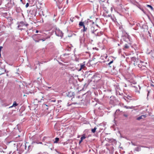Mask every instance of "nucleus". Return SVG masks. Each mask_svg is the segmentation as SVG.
Returning <instances> with one entry per match:
<instances>
[{
  "label": "nucleus",
  "mask_w": 154,
  "mask_h": 154,
  "mask_svg": "<svg viewBox=\"0 0 154 154\" xmlns=\"http://www.w3.org/2000/svg\"><path fill=\"white\" fill-rule=\"evenodd\" d=\"M64 59V58H57V59L56 58H54V60H56L60 64H62V63L61 62H60L59 60H60L62 61L63 62H64L65 63V62L63 61V60Z\"/></svg>",
  "instance_id": "obj_21"
},
{
  "label": "nucleus",
  "mask_w": 154,
  "mask_h": 154,
  "mask_svg": "<svg viewBox=\"0 0 154 154\" xmlns=\"http://www.w3.org/2000/svg\"><path fill=\"white\" fill-rule=\"evenodd\" d=\"M28 143L26 142V143H25V149H26V147L27 146L28 144Z\"/></svg>",
  "instance_id": "obj_40"
},
{
  "label": "nucleus",
  "mask_w": 154,
  "mask_h": 154,
  "mask_svg": "<svg viewBox=\"0 0 154 154\" xmlns=\"http://www.w3.org/2000/svg\"><path fill=\"white\" fill-rule=\"evenodd\" d=\"M16 69H17V71L16 72V73L18 74H19L20 73H19V68L18 67H17L16 68Z\"/></svg>",
  "instance_id": "obj_33"
},
{
  "label": "nucleus",
  "mask_w": 154,
  "mask_h": 154,
  "mask_svg": "<svg viewBox=\"0 0 154 154\" xmlns=\"http://www.w3.org/2000/svg\"><path fill=\"white\" fill-rule=\"evenodd\" d=\"M3 48V47L2 46H0V57H1V52L2 50V49Z\"/></svg>",
  "instance_id": "obj_41"
},
{
  "label": "nucleus",
  "mask_w": 154,
  "mask_h": 154,
  "mask_svg": "<svg viewBox=\"0 0 154 154\" xmlns=\"http://www.w3.org/2000/svg\"><path fill=\"white\" fill-rule=\"evenodd\" d=\"M43 140L45 141L47 143H50L51 140V138L49 137H44L43 139Z\"/></svg>",
  "instance_id": "obj_11"
},
{
  "label": "nucleus",
  "mask_w": 154,
  "mask_h": 154,
  "mask_svg": "<svg viewBox=\"0 0 154 154\" xmlns=\"http://www.w3.org/2000/svg\"><path fill=\"white\" fill-rule=\"evenodd\" d=\"M103 15L104 17H110V16L111 15V14H110V15H106V14H103Z\"/></svg>",
  "instance_id": "obj_35"
},
{
  "label": "nucleus",
  "mask_w": 154,
  "mask_h": 154,
  "mask_svg": "<svg viewBox=\"0 0 154 154\" xmlns=\"http://www.w3.org/2000/svg\"><path fill=\"white\" fill-rule=\"evenodd\" d=\"M2 63L1 60H0V66L2 65Z\"/></svg>",
  "instance_id": "obj_55"
},
{
  "label": "nucleus",
  "mask_w": 154,
  "mask_h": 154,
  "mask_svg": "<svg viewBox=\"0 0 154 154\" xmlns=\"http://www.w3.org/2000/svg\"><path fill=\"white\" fill-rule=\"evenodd\" d=\"M46 88H49V89H53V87H52V86H51V87H47V86Z\"/></svg>",
  "instance_id": "obj_42"
},
{
  "label": "nucleus",
  "mask_w": 154,
  "mask_h": 154,
  "mask_svg": "<svg viewBox=\"0 0 154 154\" xmlns=\"http://www.w3.org/2000/svg\"><path fill=\"white\" fill-rule=\"evenodd\" d=\"M11 104V102L9 101L4 100L2 103V106L3 107H5L9 106Z\"/></svg>",
  "instance_id": "obj_8"
},
{
  "label": "nucleus",
  "mask_w": 154,
  "mask_h": 154,
  "mask_svg": "<svg viewBox=\"0 0 154 154\" xmlns=\"http://www.w3.org/2000/svg\"><path fill=\"white\" fill-rule=\"evenodd\" d=\"M112 67H112V69H115V67H114L113 66H112Z\"/></svg>",
  "instance_id": "obj_59"
},
{
  "label": "nucleus",
  "mask_w": 154,
  "mask_h": 154,
  "mask_svg": "<svg viewBox=\"0 0 154 154\" xmlns=\"http://www.w3.org/2000/svg\"><path fill=\"white\" fill-rule=\"evenodd\" d=\"M124 116H125V117H127L128 116L127 115H126V114H124Z\"/></svg>",
  "instance_id": "obj_56"
},
{
  "label": "nucleus",
  "mask_w": 154,
  "mask_h": 154,
  "mask_svg": "<svg viewBox=\"0 0 154 154\" xmlns=\"http://www.w3.org/2000/svg\"><path fill=\"white\" fill-rule=\"evenodd\" d=\"M146 115H143L138 117L136 119L137 120H139L141 119H143V118H146Z\"/></svg>",
  "instance_id": "obj_19"
},
{
  "label": "nucleus",
  "mask_w": 154,
  "mask_h": 154,
  "mask_svg": "<svg viewBox=\"0 0 154 154\" xmlns=\"http://www.w3.org/2000/svg\"><path fill=\"white\" fill-rule=\"evenodd\" d=\"M88 92L86 93L85 94V95L86 96H87V95L88 94Z\"/></svg>",
  "instance_id": "obj_60"
},
{
  "label": "nucleus",
  "mask_w": 154,
  "mask_h": 154,
  "mask_svg": "<svg viewBox=\"0 0 154 154\" xmlns=\"http://www.w3.org/2000/svg\"><path fill=\"white\" fill-rule=\"evenodd\" d=\"M44 35V34H37L36 35V36L38 37L40 39L42 38H43V36Z\"/></svg>",
  "instance_id": "obj_22"
},
{
  "label": "nucleus",
  "mask_w": 154,
  "mask_h": 154,
  "mask_svg": "<svg viewBox=\"0 0 154 154\" xmlns=\"http://www.w3.org/2000/svg\"><path fill=\"white\" fill-rule=\"evenodd\" d=\"M132 96L128 95L127 97H125L123 98L128 102H129L130 100H131Z\"/></svg>",
  "instance_id": "obj_15"
},
{
  "label": "nucleus",
  "mask_w": 154,
  "mask_h": 154,
  "mask_svg": "<svg viewBox=\"0 0 154 154\" xmlns=\"http://www.w3.org/2000/svg\"><path fill=\"white\" fill-rule=\"evenodd\" d=\"M92 24L90 25L88 28V31L92 34H94L96 36H99L98 32L96 33L98 29L94 24V22H92Z\"/></svg>",
  "instance_id": "obj_1"
},
{
  "label": "nucleus",
  "mask_w": 154,
  "mask_h": 154,
  "mask_svg": "<svg viewBox=\"0 0 154 154\" xmlns=\"http://www.w3.org/2000/svg\"><path fill=\"white\" fill-rule=\"evenodd\" d=\"M13 107H14V106H12H12L9 107L8 108H12Z\"/></svg>",
  "instance_id": "obj_61"
},
{
  "label": "nucleus",
  "mask_w": 154,
  "mask_h": 154,
  "mask_svg": "<svg viewBox=\"0 0 154 154\" xmlns=\"http://www.w3.org/2000/svg\"><path fill=\"white\" fill-rule=\"evenodd\" d=\"M34 39V40L35 41V42H38L39 41H40V40H35L34 39V38H33Z\"/></svg>",
  "instance_id": "obj_44"
},
{
  "label": "nucleus",
  "mask_w": 154,
  "mask_h": 154,
  "mask_svg": "<svg viewBox=\"0 0 154 154\" xmlns=\"http://www.w3.org/2000/svg\"><path fill=\"white\" fill-rule=\"evenodd\" d=\"M150 85L153 87H154V85L152 84H151Z\"/></svg>",
  "instance_id": "obj_57"
},
{
  "label": "nucleus",
  "mask_w": 154,
  "mask_h": 154,
  "mask_svg": "<svg viewBox=\"0 0 154 154\" xmlns=\"http://www.w3.org/2000/svg\"><path fill=\"white\" fill-rule=\"evenodd\" d=\"M107 139L108 142L111 143L112 145L115 144L116 143V140L113 139Z\"/></svg>",
  "instance_id": "obj_16"
},
{
  "label": "nucleus",
  "mask_w": 154,
  "mask_h": 154,
  "mask_svg": "<svg viewBox=\"0 0 154 154\" xmlns=\"http://www.w3.org/2000/svg\"><path fill=\"white\" fill-rule=\"evenodd\" d=\"M131 144H132V145L133 146H137V145L134 143H133V142H131Z\"/></svg>",
  "instance_id": "obj_45"
},
{
  "label": "nucleus",
  "mask_w": 154,
  "mask_h": 154,
  "mask_svg": "<svg viewBox=\"0 0 154 154\" xmlns=\"http://www.w3.org/2000/svg\"><path fill=\"white\" fill-rule=\"evenodd\" d=\"M27 146H28V150H31L32 149V146L30 145H27Z\"/></svg>",
  "instance_id": "obj_32"
},
{
  "label": "nucleus",
  "mask_w": 154,
  "mask_h": 154,
  "mask_svg": "<svg viewBox=\"0 0 154 154\" xmlns=\"http://www.w3.org/2000/svg\"><path fill=\"white\" fill-rule=\"evenodd\" d=\"M59 138L58 137H56L55 138V141L54 142V143H57L59 141Z\"/></svg>",
  "instance_id": "obj_28"
},
{
  "label": "nucleus",
  "mask_w": 154,
  "mask_h": 154,
  "mask_svg": "<svg viewBox=\"0 0 154 154\" xmlns=\"http://www.w3.org/2000/svg\"><path fill=\"white\" fill-rule=\"evenodd\" d=\"M91 20H89V19H88L87 20V22H91Z\"/></svg>",
  "instance_id": "obj_50"
},
{
  "label": "nucleus",
  "mask_w": 154,
  "mask_h": 154,
  "mask_svg": "<svg viewBox=\"0 0 154 154\" xmlns=\"http://www.w3.org/2000/svg\"><path fill=\"white\" fill-rule=\"evenodd\" d=\"M43 110L44 111V114H48L49 113V112L48 111V105L44 103L42 105Z\"/></svg>",
  "instance_id": "obj_4"
},
{
  "label": "nucleus",
  "mask_w": 154,
  "mask_h": 154,
  "mask_svg": "<svg viewBox=\"0 0 154 154\" xmlns=\"http://www.w3.org/2000/svg\"><path fill=\"white\" fill-rule=\"evenodd\" d=\"M29 6V4L28 3H27L25 6L26 8H27Z\"/></svg>",
  "instance_id": "obj_43"
},
{
  "label": "nucleus",
  "mask_w": 154,
  "mask_h": 154,
  "mask_svg": "<svg viewBox=\"0 0 154 154\" xmlns=\"http://www.w3.org/2000/svg\"><path fill=\"white\" fill-rule=\"evenodd\" d=\"M71 49L70 48L66 49V50H67L68 51H71Z\"/></svg>",
  "instance_id": "obj_47"
},
{
  "label": "nucleus",
  "mask_w": 154,
  "mask_h": 154,
  "mask_svg": "<svg viewBox=\"0 0 154 154\" xmlns=\"http://www.w3.org/2000/svg\"><path fill=\"white\" fill-rule=\"evenodd\" d=\"M75 19V18L74 17H71L70 18V20L72 22H73L74 21V19Z\"/></svg>",
  "instance_id": "obj_37"
},
{
  "label": "nucleus",
  "mask_w": 154,
  "mask_h": 154,
  "mask_svg": "<svg viewBox=\"0 0 154 154\" xmlns=\"http://www.w3.org/2000/svg\"><path fill=\"white\" fill-rule=\"evenodd\" d=\"M79 65H80V68L79 69V71H80L82 69L85 70L86 69V67L85 66V64L83 63H80Z\"/></svg>",
  "instance_id": "obj_14"
},
{
  "label": "nucleus",
  "mask_w": 154,
  "mask_h": 154,
  "mask_svg": "<svg viewBox=\"0 0 154 154\" xmlns=\"http://www.w3.org/2000/svg\"><path fill=\"white\" fill-rule=\"evenodd\" d=\"M66 4H68V0H66Z\"/></svg>",
  "instance_id": "obj_63"
},
{
  "label": "nucleus",
  "mask_w": 154,
  "mask_h": 154,
  "mask_svg": "<svg viewBox=\"0 0 154 154\" xmlns=\"http://www.w3.org/2000/svg\"><path fill=\"white\" fill-rule=\"evenodd\" d=\"M123 40L127 42H131L130 36L127 33L125 34L122 37Z\"/></svg>",
  "instance_id": "obj_3"
},
{
  "label": "nucleus",
  "mask_w": 154,
  "mask_h": 154,
  "mask_svg": "<svg viewBox=\"0 0 154 154\" xmlns=\"http://www.w3.org/2000/svg\"><path fill=\"white\" fill-rule=\"evenodd\" d=\"M83 141L80 139L79 141V144H80Z\"/></svg>",
  "instance_id": "obj_54"
},
{
  "label": "nucleus",
  "mask_w": 154,
  "mask_h": 154,
  "mask_svg": "<svg viewBox=\"0 0 154 154\" xmlns=\"http://www.w3.org/2000/svg\"><path fill=\"white\" fill-rule=\"evenodd\" d=\"M78 103L77 102H73L72 104H78Z\"/></svg>",
  "instance_id": "obj_48"
},
{
  "label": "nucleus",
  "mask_w": 154,
  "mask_h": 154,
  "mask_svg": "<svg viewBox=\"0 0 154 154\" xmlns=\"http://www.w3.org/2000/svg\"><path fill=\"white\" fill-rule=\"evenodd\" d=\"M97 129V128L96 127H95L94 128L91 129V132L94 133H95L96 132V131Z\"/></svg>",
  "instance_id": "obj_25"
},
{
  "label": "nucleus",
  "mask_w": 154,
  "mask_h": 154,
  "mask_svg": "<svg viewBox=\"0 0 154 154\" xmlns=\"http://www.w3.org/2000/svg\"><path fill=\"white\" fill-rule=\"evenodd\" d=\"M134 150L137 152H139L141 150V148L140 146L137 147L135 148Z\"/></svg>",
  "instance_id": "obj_24"
},
{
  "label": "nucleus",
  "mask_w": 154,
  "mask_h": 154,
  "mask_svg": "<svg viewBox=\"0 0 154 154\" xmlns=\"http://www.w3.org/2000/svg\"><path fill=\"white\" fill-rule=\"evenodd\" d=\"M124 107L127 109H132L135 108V107L133 106H124Z\"/></svg>",
  "instance_id": "obj_23"
},
{
  "label": "nucleus",
  "mask_w": 154,
  "mask_h": 154,
  "mask_svg": "<svg viewBox=\"0 0 154 154\" xmlns=\"http://www.w3.org/2000/svg\"><path fill=\"white\" fill-rule=\"evenodd\" d=\"M2 136V134L1 131L0 130V137H1Z\"/></svg>",
  "instance_id": "obj_52"
},
{
  "label": "nucleus",
  "mask_w": 154,
  "mask_h": 154,
  "mask_svg": "<svg viewBox=\"0 0 154 154\" xmlns=\"http://www.w3.org/2000/svg\"><path fill=\"white\" fill-rule=\"evenodd\" d=\"M55 33L56 35L59 37H62L63 36L62 32L59 29H57L55 31Z\"/></svg>",
  "instance_id": "obj_6"
},
{
  "label": "nucleus",
  "mask_w": 154,
  "mask_h": 154,
  "mask_svg": "<svg viewBox=\"0 0 154 154\" xmlns=\"http://www.w3.org/2000/svg\"><path fill=\"white\" fill-rule=\"evenodd\" d=\"M90 2H93L95 0H88Z\"/></svg>",
  "instance_id": "obj_49"
},
{
  "label": "nucleus",
  "mask_w": 154,
  "mask_h": 154,
  "mask_svg": "<svg viewBox=\"0 0 154 154\" xmlns=\"http://www.w3.org/2000/svg\"><path fill=\"white\" fill-rule=\"evenodd\" d=\"M18 24V27L20 30L23 29L22 27L24 26L26 27L29 25V24L25 21H21L17 23Z\"/></svg>",
  "instance_id": "obj_2"
},
{
  "label": "nucleus",
  "mask_w": 154,
  "mask_h": 154,
  "mask_svg": "<svg viewBox=\"0 0 154 154\" xmlns=\"http://www.w3.org/2000/svg\"><path fill=\"white\" fill-rule=\"evenodd\" d=\"M26 32H27V34L29 35H30L29 34V33L28 32V30L26 31Z\"/></svg>",
  "instance_id": "obj_53"
},
{
  "label": "nucleus",
  "mask_w": 154,
  "mask_h": 154,
  "mask_svg": "<svg viewBox=\"0 0 154 154\" xmlns=\"http://www.w3.org/2000/svg\"><path fill=\"white\" fill-rule=\"evenodd\" d=\"M131 46V42H128L127 44H125L123 47V49L125 51H127L129 49L130 47Z\"/></svg>",
  "instance_id": "obj_9"
},
{
  "label": "nucleus",
  "mask_w": 154,
  "mask_h": 154,
  "mask_svg": "<svg viewBox=\"0 0 154 154\" xmlns=\"http://www.w3.org/2000/svg\"><path fill=\"white\" fill-rule=\"evenodd\" d=\"M8 71H7L5 69V66H0V75L5 73V72L7 73L8 72Z\"/></svg>",
  "instance_id": "obj_7"
},
{
  "label": "nucleus",
  "mask_w": 154,
  "mask_h": 154,
  "mask_svg": "<svg viewBox=\"0 0 154 154\" xmlns=\"http://www.w3.org/2000/svg\"><path fill=\"white\" fill-rule=\"evenodd\" d=\"M141 9L145 14H146V12L144 11V10L143 9Z\"/></svg>",
  "instance_id": "obj_46"
},
{
  "label": "nucleus",
  "mask_w": 154,
  "mask_h": 154,
  "mask_svg": "<svg viewBox=\"0 0 154 154\" xmlns=\"http://www.w3.org/2000/svg\"><path fill=\"white\" fill-rule=\"evenodd\" d=\"M42 81L41 80V79H40V81L38 80V81L37 83L39 85H41L42 84Z\"/></svg>",
  "instance_id": "obj_29"
},
{
  "label": "nucleus",
  "mask_w": 154,
  "mask_h": 154,
  "mask_svg": "<svg viewBox=\"0 0 154 154\" xmlns=\"http://www.w3.org/2000/svg\"><path fill=\"white\" fill-rule=\"evenodd\" d=\"M94 60H91L90 61V63L91 64H92V65H93V64H95L96 63H93Z\"/></svg>",
  "instance_id": "obj_36"
},
{
  "label": "nucleus",
  "mask_w": 154,
  "mask_h": 154,
  "mask_svg": "<svg viewBox=\"0 0 154 154\" xmlns=\"http://www.w3.org/2000/svg\"><path fill=\"white\" fill-rule=\"evenodd\" d=\"M146 6L147 7L149 8L152 10H153V7L151 5H146Z\"/></svg>",
  "instance_id": "obj_30"
},
{
  "label": "nucleus",
  "mask_w": 154,
  "mask_h": 154,
  "mask_svg": "<svg viewBox=\"0 0 154 154\" xmlns=\"http://www.w3.org/2000/svg\"><path fill=\"white\" fill-rule=\"evenodd\" d=\"M99 75L97 74H95V75H94L91 77V78L92 79H95V80H99L100 79V77H99L98 75Z\"/></svg>",
  "instance_id": "obj_17"
},
{
  "label": "nucleus",
  "mask_w": 154,
  "mask_h": 154,
  "mask_svg": "<svg viewBox=\"0 0 154 154\" xmlns=\"http://www.w3.org/2000/svg\"><path fill=\"white\" fill-rule=\"evenodd\" d=\"M85 134H83L82 137H81V140H82L83 141V140L84 139H85L86 137H85Z\"/></svg>",
  "instance_id": "obj_26"
},
{
  "label": "nucleus",
  "mask_w": 154,
  "mask_h": 154,
  "mask_svg": "<svg viewBox=\"0 0 154 154\" xmlns=\"http://www.w3.org/2000/svg\"><path fill=\"white\" fill-rule=\"evenodd\" d=\"M79 26H83V29H81V31L84 32H86L88 30V28L87 27H85V25L84 24V23L82 22H80L79 23Z\"/></svg>",
  "instance_id": "obj_5"
},
{
  "label": "nucleus",
  "mask_w": 154,
  "mask_h": 154,
  "mask_svg": "<svg viewBox=\"0 0 154 154\" xmlns=\"http://www.w3.org/2000/svg\"><path fill=\"white\" fill-rule=\"evenodd\" d=\"M113 60H112L110 61L108 63V65L110 66V67H112V66H110V65L113 62Z\"/></svg>",
  "instance_id": "obj_34"
},
{
  "label": "nucleus",
  "mask_w": 154,
  "mask_h": 154,
  "mask_svg": "<svg viewBox=\"0 0 154 154\" xmlns=\"http://www.w3.org/2000/svg\"><path fill=\"white\" fill-rule=\"evenodd\" d=\"M47 38H41V39H39V40H42L43 41H45L46 39H47Z\"/></svg>",
  "instance_id": "obj_39"
},
{
  "label": "nucleus",
  "mask_w": 154,
  "mask_h": 154,
  "mask_svg": "<svg viewBox=\"0 0 154 154\" xmlns=\"http://www.w3.org/2000/svg\"><path fill=\"white\" fill-rule=\"evenodd\" d=\"M67 94L68 97H71L74 96V93L73 92L70 91L68 92Z\"/></svg>",
  "instance_id": "obj_18"
},
{
  "label": "nucleus",
  "mask_w": 154,
  "mask_h": 154,
  "mask_svg": "<svg viewBox=\"0 0 154 154\" xmlns=\"http://www.w3.org/2000/svg\"><path fill=\"white\" fill-rule=\"evenodd\" d=\"M120 111V109H117V110H116V112H115V115H117V112H119V111Z\"/></svg>",
  "instance_id": "obj_38"
},
{
  "label": "nucleus",
  "mask_w": 154,
  "mask_h": 154,
  "mask_svg": "<svg viewBox=\"0 0 154 154\" xmlns=\"http://www.w3.org/2000/svg\"><path fill=\"white\" fill-rule=\"evenodd\" d=\"M29 14L32 15V17L35 16L36 14V10L35 9H32L29 12Z\"/></svg>",
  "instance_id": "obj_10"
},
{
  "label": "nucleus",
  "mask_w": 154,
  "mask_h": 154,
  "mask_svg": "<svg viewBox=\"0 0 154 154\" xmlns=\"http://www.w3.org/2000/svg\"><path fill=\"white\" fill-rule=\"evenodd\" d=\"M116 102V98L114 96H111L110 97V101L109 103L112 104H114Z\"/></svg>",
  "instance_id": "obj_12"
},
{
  "label": "nucleus",
  "mask_w": 154,
  "mask_h": 154,
  "mask_svg": "<svg viewBox=\"0 0 154 154\" xmlns=\"http://www.w3.org/2000/svg\"><path fill=\"white\" fill-rule=\"evenodd\" d=\"M149 93V91L148 90V91L147 94V97L148 96Z\"/></svg>",
  "instance_id": "obj_51"
},
{
  "label": "nucleus",
  "mask_w": 154,
  "mask_h": 154,
  "mask_svg": "<svg viewBox=\"0 0 154 154\" xmlns=\"http://www.w3.org/2000/svg\"><path fill=\"white\" fill-rule=\"evenodd\" d=\"M110 17L113 22H116V20L114 15H111Z\"/></svg>",
  "instance_id": "obj_20"
},
{
  "label": "nucleus",
  "mask_w": 154,
  "mask_h": 154,
  "mask_svg": "<svg viewBox=\"0 0 154 154\" xmlns=\"http://www.w3.org/2000/svg\"><path fill=\"white\" fill-rule=\"evenodd\" d=\"M74 99V98H72V99H71V100L72 101Z\"/></svg>",
  "instance_id": "obj_64"
},
{
  "label": "nucleus",
  "mask_w": 154,
  "mask_h": 154,
  "mask_svg": "<svg viewBox=\"0 0 154 154\" xmlns=\"http://www.w3.org/2000/svg\"><path fill=\"white\" fill-rule=\"evenodd\" d=\"M21 9L20 7L17 8L16 9V11L18 12H20Z\"/></svg>",
  "instance_id": "obj_31"
},
{
  "label": "nucleus",
  "mask_w": 154,
  "mask_h": 154,
  "mask_svg": "<svg viewBox=\"0 0 154 154\" xmlns=\"http://www.w3.org/2000/svg\"><path fill=\"white\" fill-rule=\"evenodd\" d=\"M18 104L17 103L16 101H14L12 105V106H14V107H16L17 106Z\"/></svg>",
  "instance_id": "obj_27"
},
{
  "label": "nucleus",
  "mask_w": 154,
  "mask_h": 154,
  "mask_svg": "<svg viewBox=\"0 0 154 154\" xmlns=\"http://www.w3.org/2000/svg\"><path fill=\"white\" fill-rule=\"evenodd\" d=\"M80 43H82V40L81 39V38H80Z\"/></svg>",
  "instance_id": "obj_58"
},
{
  "label": "nucleus",
  "mask_w": 154,
  "mask_h": 154,
  "mask_svg": "<svg viewBox=\"0 0 154 154\" xmlns=\"http://www.w3.org/2000/svg\"><path fill=\"white\" fill-rule=\"evenodd\" d=\"M94 48H95V49H96L97 50H98V48H93V49H94Z\"/></svg>",
  "instance_id": "obj_62"
},
{
  "label": "nucleus",
  "mask_w": 154,
  "mask_h": 154,
  "mask_svg": "<svg viewBox=\"0 0 154 154\" xmlns=\"http://www.w3.org/2000/svg\"><path fill=\"white\" fill-rule=\"evenodd\" d=\"M56 2V3L57 6L59 8L63 4V0H54Z\"/></svg>",
  "instance_id": "obj_13"
}]
</instances>
